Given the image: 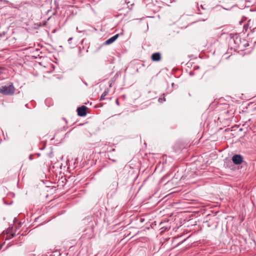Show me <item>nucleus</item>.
Masks as SVG:
<instances>
[{"label":"nucleus","instance_id":"1","mask_svg":"<svg viewBox=\"0 0 256 256\" xmlns=\"http://www.w3.org/2000/svg\"><path fill=\"white\" fill-rule=\"evenodd\" d=\"M14 91L15 88L12 84L0 88V93L4 95H12L14 93Z\"/></svg>","mask_w":256,"mask_h":256},{"label":"nucleus","instance_id":"2","mask_svg":"<svg viewBox=\"0 0 256 256\" xmlns=\"http://www.w3.org/2000/svg\"><path fill=\"white\" fill-rule=\"evenodd\" d=\"M232 162L236 164H240L242 162V157L240 154H235L232 157Z\"/></svg>","mask_w":256,"mask_h":256},{"label":"nucleus","instance_id":"3","mask_svg":"<svg viewBox=\"0 0 256 256\" xmlns=\"http://www.w3.org/2000/svg\"><path fill=\"white\" fill-rule=\"evenodd\" d=\"M86 107L84 106H82L80 107H78L77 108L78 114L80 116H84L86 114Z\"/></svg>","mask_w":256,"mask_h":256},{"label":"nucleus","instance_id":"4","mask_svg":"<svg viewBox=\"0 0 256 256\" xmlns=\"http://www.w3.org/2000/svg\"><path fill=\"white\" fill-rule=\"evenodd\" d=\"M152 60L154 62L160 61L161 59V55L160 52L154 53L151 56Z\"/></svg>","mask_w":256,"mask_h":256},{"label":"nucleus","instance_id":"5","mask_svg":"<svg viewBox=\"0 0 256 256\" xmlns=\"http://www.w3.org/2000/svg\"><path fill=\"white\" fill-rule=\"evenodd\" d=\"M108 92H109V90H105L102 94L100 96V100H104L105 99V96H106L108 94Z\"/></svg>","mask_w":256,"mask_h":256},{"label":"nucleus","instance_id":"6","mask_svg":"<svg viewBox=\"0 0 256 256\" xmlns=\"http://www.w3.org/2000/svg\"><path fill=\"white\" fill-rule=\"evenodd\" d=\"M114 40L113 39L112 37H111L110 38H108L105 42V44H112L113 42H114Z\"/></svg>","mask_w":256,"mask_h":256},{"label":"nucleus","instance_id":"7","mask_svg":"<svg viewBox=\"0 0 256 256\" xmlns=\"http://www.w3.org/2000/svg\"><path fill=\"white\" fill-rule=\"evenodd\" d=\"M118 34H116L112 36L114 41L118 38Z\"/></svg>","mask_w":256,"mask_h":256},{"label":"nucleus","instance_id":"8","mask_svg":"<svg viewBox=\"0 0 256 256\" xmlns=\"http://www.w3.org/2000/svg\"><path fill=\"white\" fill-rule=\"evenodd\" d=\"M165 100H165V98H164V99H162V98H160L158 99V102H162V101H165Z\"/></svg>","mask_w":256,"mask_h":256},{"label":"nucleus","instance_id":"9","mask_svg":"<svg viewBox=\"0 0 256 256\" xmlns=\"http://www.w3.org/2000/svg\"><path fill=\"white\" fill-rule=\"evenodd\" d=\"M4 34H4V33H2V34H0V37L2 36H4Z\"/></svg>","mask_w":256,"mask_h":256},{"label":"nucleus","instance_id":"10","mask_svg":"<svg viewBox=\"0 0 256 256\" xmlns=\"http://www.w3.org/2000/svg\"><path fill=\"white\" fill-rule=\"evenodd\" d=\"M2 68H0V75L2 74Z\"/></svg>","mask_w":256,"mask_h":256},{"label":"nucleus","instance_id":"11","mask_svg":"<svg viewBox=\"0 0 256 256\" xmlns=\"http://www.w3.org/2000/svg\"><path fill=\"white\" fill-rule=\"evenodd\" d=\"M116 104H117V105H118V106L119 105V102H118V100H116Z\"/></svg>","mask_w":256,"mask_h":256},{"label":"nucleus","instance_id":"12","mask_svg":"<svg viewBox=\"0 0 256 256\" xmlns=\"http://www.w3.org/2000/svg\"><path fill=\"white\" fill-rule=\"evenodd\" d=\"M112 160V162H116V160Z\"/></svg>","mask_w":256,"mask_h":256}]
</instances>
